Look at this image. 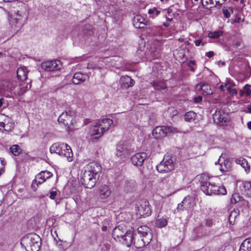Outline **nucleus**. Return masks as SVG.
<instances>
[{"mask_svg": "<svg viewBox=\"0 0 251 251\" xmlns=\"http://www.w3.org/2000/svg\"><path fill=\"white\" fill-rule=\"evenodd\" d=\"M27 251H39L41 245V239L37 234L31 233L24 238Z\"/></svg>", "mask_w": 251, "mask_h": 251, "instance_id": "1", "label": "nucleus"}, {"mask_svg": "<svg viewBox=\"0 0 251 251\" xmlns=\"http://www.w3.org/2000/svg\"><path fill=\"white\" fill-rule=\"evenodd\" d=\"M17 82L14 80H3L0 83V93L6 97H11L15 93L14 89Z\"/></svg>", "mask_w": 251, "mask_h": 251, "instance_id": "2", "label": "nucleus"}, {"mask_svg": "<svg viewBox=\"0 0 251 251\" xmlns=\"http://www.w3.org/2000/svg\"><path fill=\"white\" fill-rule=\"evenodd\" d=\"M175 165L172 157L170 155H166L160 164L156 166V169L160 173H167L175 169Z\"/></svg>", "mask_w": 251, "mask_h": 251, "instance_id": "3", "label": "nucleus"}, {"mask_svg": "<svg viewBox=\"0 0 251 251\" xmlns=\"http://www.w3.org/2000/svg\"><path fill=\"white\" fill-rule=\"evenodd\" d=\"M98 178L88 172L83 170L80 175V182L86 188L91 189L95 185Z\"/></svg>", "mask_w": 251, "mask_h": 251, "instance_id": "4", "label": "nucleus"}, {"mask_svg": "<svg viewBox=\"0 0 251 251\" xmlns=\"http://www.w3.org/2000/svg\"><path fill=\"white\" fill-rule=\"evenodd\" d=\"M28 74V71L27 70V69L25 67H21L17 69V78L20 80L22 81H27V75ZM30 82V81L29 82H25L26 85V86H23L24 84H20V90L18 92V93L19 95H22L24 93H25L27 90L28 89V84Z\"/></svg>", "mask_w": 251, "mask_h": 251, "instance_id": "5", "label": "nucleus"}, {"mask_svg": "<svg viewBox=\"0 0 251 251\" xmlns=\"http://www.w3.org/2000/svg\"><path fill=\"white\" fill-rule=\"evenodd\" d=\"M177 132V129L172 126H162L156 127L152 130V134L154 138L157 139L166 136L168 133Z\"/></svg>", "mask_w": 251, "mask_h": 251, "instance_id": "6", "label": "nucleus"}, {"mask_svg": "<svg viewBox=\"0 0 251 251\" xmlns=\"http://www.w3.org/2000/svg\"><path fill=\"white\" fill-rule=\"evenodd\" d=\"M52 176L51 172L47 170L42 171L37 174L35 178L33 180L31 188L33 190L36 191L39 186L44 182L46 179L50 178Z\"/></svg>", "mask_w": 251, "mask_h": 251, "instance_id": "7", "label": "nucleus"}, {"mask_svg": "<svg viewBox=\"0 0 251 251\" xmlns=\"http://www.w3.org/2000/svg\"><path fill=\"white\" fill-rule=\"evenodd\" d=\"M196 202L193 198L187 196L180 203H179L177 207L178 211H187L188 213H192Z\"/></svg>", "mask_w": 251, "mask_h": 251, "instance_id": "8", "label": "nucleus"}, {"mask_svg": "<svg viewBox=\"0 0 251 251\" xmlns=\"http://www.w3.org/2000/svg\"><path fill=\"white\" fill-rule=\"evenodd\" d=\"M136 210L137 214H139L141 216H149L151 213L149 202L146 200H142L140 202L139 205L137 206Z\"/></svg>", "mask_w": 251, "mask_h": 251, "instance_id": "9", "label": "nucleus"}, {"mask_svg": "<svg viewBox=\"0 0 251 251\" xmlns=\"http://www.w3.org/2000/svg\"><path fill=\"white\" fill-rule=\"evenodd\" d=\"M213 119L214 123L223 126L227 122V115L222 109L217 110L213 114Z\"/></svg>", "mask_w": 251, "mask_h": 251, "instance_id": "10", "label": "nucleus"}, {"mask_svg": "<svg viewBox=\"0 0 251 251\" xmlns=\"http://www.w3.org/2000/svg\"><path fill=\"white\" fill-rule=\"evenodd\" d=\"M41 67L49 72L58 70L60 68V61L58 60L46 61L42 63Z\"/></svg>", "mask_w": 251, "mask_h": 251, "instance_id": "11", "label": "nucleus"}, {"mask_svg": "<svg viewBox=\"0 0 251 251\" xmlns=\"http://www.w3.org/2000/svg\"><path fill=\"white\" fill-rule=\"evenodd\" d=\"M84 170L98 178L99 173L101 172V167L99 163L91 162L84 168Z\"/></svg>", "mask_w": 251, "mask_h": 251, "instance_id": "12", "label": "nucleus"}, {"mask_svg": "<svg viewBox=\"0 0 251 251\" xmlns=\"http://www.w3.org/2000/svg\"><path fill=\"white\" fill-rule=\"evenodd\" d=\"M74 112L69 111L63 112L58 118V121L59 123H62L66 127H69L70 124L72 123V117Z\"/></svg>", "mask_w": 251, "mask_h": 251, "instance_id": "13", "label": "nucleus"}, {"mask_svg": "<svg viewBox=\"0 0 251 251\" xmlns=\"http://www.w3.org/2000/svg\"><path fill=\"white\" fill-rule=\"evenodd\" d=\"M147 155L145 152L137 153L131 157L132 164L137 167H141L143 164Z\"/></svg>", "mask_w": 251, "mask_h": 251, "instance_id": "14", "label": "nucleus"}, {"mask_svg": "<svg viewBox=\"0 0 251 251\" xmlns=\"http://www.w3.org/2000/svg\"><path fill=\"white\" fill-rule=\"evenodd\" d=\"M209 232V228L205 227L203 225H200L194 229L193 234L196 238H201L207 235Z\"/></svg>", "mask_w": 251, "mask_h": 251, "instance_id": "15", "label": "nucleus"}, {"mask_svg": "<svg viewBox=\"0 0 251 251\" xmlns=\"http://www.w3.org/2000/svg\"><path fill=\"white\" fill-rule=\"evenodd\" d=\"M150 228L145 226H140L137 228V231L141 237L146 238V243H150L151 240V234Z\"/></svg>", "mask_w": 251, "mask_h": 251, "instance_id": "16", "label": "nucleus"}, {"mask_svg": "<svg viewBox=\"0 0 251 251\" xmlns=\"http://www.w3.org/2000/svg\"><path fill=\"white\" fill-rule=\"evenodd\" d=\"M116 155L121 159L126 158L129 155V151L126 146L119 144L117 146Z\"/></svg>", "mask_w": 251, "mask_h": 251, "instance_id": "17", "label": "nucleus"}, {"mask_svg": "<svg viewBox=\"0 0 251 251\" xmlns=\"http://www.w3.org/2000/svg\"><path fill=\"white\" fill-rule=\"evenodd\" d=\"M135 81L128 75L123 76L120 78V84L123 89H127L134 85Z\"/></svg>", "mask_w": 251, "mask_h": 251, "instance_id": "18", "label": "nucleus"}, {"mask_svg": "<svg viewBox=\"0 0 251 251\" xmlns=\"http://www.w3.org/2000/svg\"><path fill=\"white\" fill-rule=\"evenodd\" d=\"M137 238V235L134 236L133 231L129 230L126 231L122 238L125 242L127 246L129 247L132 244L134 243L135 238Z\"/></svg>", "mask_w": 251, "mask_h": 251, "instance_id": "19", "label": "nucleus"}, {"mask_svg": "<svg viewBox=\"0 0 251 251\" xmlns=\"http://www.w3.org/2000/svg\"><path fill=\"white\" fill-rule=\"evenodd\" d=\"M67 148V144L63 143L57 142L53 144L50 149V151L51 153H55L61 155V153L62 152V150Z\"/></svg>", "mask_w": 251, "mask_h": 251, "instance_id": "20", "label": "nucleus"}, {"mask_svg": "<svg viewBox=\"0 0 251 251\" xmlns=\"http://www.w3.org/2000/svg\"><path fill=\"white\" fill-rule=\"evenodd\" d=\"M88 78V76L85 74L80 72L75 73L72 78V82L75 85H77L85 81Z\"/></svg>", "mask_w": 251, "mask_h": 251, "instance_id": "21", "label": "nucleus"}, {"mask_svg": "<svg viewBox=\"0 0 251 251\" xmlns=\"http://www.w3.org/2000/svg\"><path fill=\"white\" fill-rule=\"evenodd\" d=\"M132 23L134 26L137 28H143L146 25L145 19L140 15L135 16L132 19Z\"/></svg>", "mask_w": 251, "mask_h": 251, "instance_id": "22", "label": "nucleus"}, {"mask_svg": "<svg viewBox=\"0 0 251 251\" xmlns=\"http://www.w3.org/2000/svg\"><path fill=\"white\" fill-rule=\"evenodd\" d=\"M111 194V190L110 188L104 185L101 186L99 189V197L101 199H105L109 197Z\"/></svg>", "mask_w": 251, "mask_h": 251, "instance_id": "23", "label": "nucleus"}, {"mask_svg": "<svg viewBox=\"0 0 251 251\" xmlns=\"http://www.w3.org/2000/svg\"><path fill=\"white\" fill-rule=\"evenodd\" d=\"M113 120L110 118L102 119L100 120L97 123L100 126V128L105 132L109 129L110 126L113 124Z\"/></svg>", "mask_w": 251, "mask_h": 251, "instance_id": "24", "label": "nucleus"}, {"mask_svg": "<svg viewBox=\"0 0 251 251\" xmlns=\"http://www.w3.org/2000/svg\"><path fill=\"white\" fill-rule=\"evenodd\" d=\"M227 193L226 188L223 185H216L213 182L212 194L225 195Z\"/></svg>", "mask_w": 251, "mask_h": 251, "instance_id": "25", "label": "nucleus"}, {"mask_svg": "<svg viewBox=\"0 0 251 251\" xmlns=\"http://www.w3.org/2000/svg\"><path fill=\"white\" fill-rule=\"evenodd\" d=\"M104 132L100 128V126L97 123L96 126H94L93 128L92 129L91 135L93 137L94 139H98L101 137Z\"/></svg>", "mask_w": 251, "mask_h": 251, "instance_id": "26", "label": "nucleus"}, {"mask_svg": "<svg viewBox=\"0 0 251 251\" xmlns=\"http://www.w3.org/2000/svg\"><path fill=\"white\" fill-rule=\"evenodd\" d=\"M126 231L125 229L123 228L122 226H119L113 229L112 236L114 238H122Z\"/></svg>", "mask_w": 251, "mask_h": 251, "instance_id": "27", "label": "nucleus"}, {"mask_svg": "<svg viewBox=\"0 0 251 251\" xmlns=\"http://www.w3.org/2000/svg\"><path fill=\"white\" fill-rule=\"evenodd\" d=\"M146 239V238L138 237L137 235V238L135 239L133 244L136 248L141 249L149 244V243L145 242Z\"/></svg>", "mask_w": 251, "mask_h": 251, "instance_id": "28", "label": "nucleus"}, {"mask_svg": "<svg viewBox=\"0 0 251 251\" xmlns=\"http://www.w3.org/2000/svg\"><path fill=\"white\" fill-rule=\"evenodd\" d=\"M136 187V183L134 180H126L125 181L124 188L126 192L133 191Z\"/></svg>", "mask_w": 251, "mask_h": 251, "instance_id": "29", "label": "nucleus"}, {"mask_svg": "<svg viewBox=\"0 0 251 251\" xmlns=\"http://www.w3.org/2000/svg\"><path fill=\"white\" fill-rule=\"evenodd\" d=\"M239 251H251V238L246 239L242 243Z\"/></svg>", "mask_w": 251, "mask_h": 251, "instance_id": "30", "label": "nucleus"}, {"mask_svg": "<svg viewBox=\"0 0 251 251\" xmlns=\"http://www.w3.org/2000/svg\"><path fill=\"white\" fill-rule=\"evenodd\" d=\"M239 215V210L234 209L231 211L228 217V221L230 224L233 225L234 224L236 219L238 217Z\"/></svg>", "mask_w": 251, "mask_h": 251, "instance_id": "31", "label": "nucleus"}, {"mask_svg": "<svg viewBox=\"0 0 251 251\" xmlns=\"http://www.w3.org/2000/svg\"><path fill=\"white\" fill-rule=\"evenodd\" d=\"M65 149H66V150L67 149V151L66 150V152H61V154L60 156H64V157H66L67 159V160L69 162H71L73 160V153L72 149H71V147L68 145H67V148H65Z\"/></svg>", "mask_w": 251, "mask_h": 251, "instance_id": "32", "label": "nucleus"}, {"mask_svg": "<svg viewBox=\"0 0 251 251\" xmlns=\"http://www.w3.org/2000/svg\"><path fill=\"white\" fill-rule=\"evenodd\" d=\"M201 184V189L202 186L206 185L208 182H210L209 177L205 174H202L198 176Z\"/></svg>", "mask_w": 251, "mask_h": 251, "instance_id": "33", "label": "nucleus"}, {"mask_svg": "<svg viewBox=\"0 0 251 251\" xmlns=\"http://www.w3.org/2000/svg\"><path fill=\"white\" fill-rule=\"evenodd\" d=\"M197 116L196 113L192 111H190L185 113L184 118L185 121L191 122L193 121Z\"/></svg>", "mask_w": 251, "mask_h": 251, "instance_id": "34", "label": "nucleus"}, {"mask_svg": "<svg viewBox=\"0 0 251 251\" xmlns=\"http://www.w3.org/2000/svg\"><path fill=\"white\" fill-rule=\"evenodd\" d=\"M213 182H209L206 185L202 186L201 190L203 192L207 195H212V189Z\"/></svg>", "mask_w": 251, "mask_h": 251, "instance_id": "35", "label": "nucleus"}, {"mask_svg": "<svg viewBox=\"0 0 251 251\" xmlns=\"http://www.w3.org/2000/svg\"><path fill=\"white\" fill-rule=\"evenodd\" d=\"M168 223L167 218L162 217L157 219L155 221V226L159 228L165 227Z\"/></svg>", "mask_w": 251, "mask_h": 251, "instance_id": "36", "label": "nucleus"}, {"mask_svg": "<svg viewBox=\"0 0 251 251\" xmlns=\"http://www.w3.org/2000/svg\"><path fill=\"white\" fill-rule=\"evenodd\" d=\"M153 86L157 90H164L167 87L165 82L163 80H160L153 83Z\"/></svg>", "mask_w": 251, "mask_h": 251, "instance_id": "37", "label": "nucleus"}, {"mask_svg": "<svg viewBox=\"0 0 251 251\" xmlns=\"http://www.w3.org/2000/svg\"><path fill=\"white\" fill-rule=\"evenodd\" d=\"M83 33L87 36H91L94 34L92 26L90 25H85L83 28Z\"/></svg>", "mask_w": 251, "mask_h": 251, "instance_id": "38", "label": "nucleus"}, {"mask_svg": "<svg viewBox=\"0 0 251 251\" xmlns=\"http://www.w3.org/2000/svg\"><path fill=\"white\" fill-rule=\"evenodd\" d=\"M223 34V31L222 30H219L214 31H212V32H209L208 34V37L211 39H217Z\"/></svg>", "mask_w": 251, "mask_h": 251, "instance_id": "39", "label": "nucleus"}, {"mask_svg": "<svg viewBox=\"0 0 251 251\" xmlns=\"http://www.w3.org/2000/svg\"><path fill=\"white\" fill-rule=\"evenodd\" d=\"M10 152L15 156H18L22 152V149L18 145H13L10 148Z\"/></svg>", "mask_w": 251, "mask_h": 251, "instance_id": "40", "label": "nucleus"}, {"mask_svg": "<svg viewBox=\"0 0 251 251\" xmlns=\"http://www.w3.org/2000/svg\"><path fill=\"white\" fill-rule=\"evenodd\" d=\"M245 192L247 195L251 197V182L246 181L243 183Z\"/></svg>", "mask_w": 251, "mask_h": 251, "instance_id": "41", "label": "nucleus"}, {"mask_svg": "<svg viewBox=\"0 0 251 251\" xmlns=\"http://www.w3.org/2000/svg\"><path fill=\"white\" fill-rule=\"evenodd\" d=\"M163 181L164 183L169 182V185H171L175 182V177L173 175H169L164 177Z\"/></svg>", "mask_w": 251, "mask_h": 251, "instance_id": "42", "label": "nucleus"}, {"mask_svg": "<svg viewBox=\"0 0 251 251\" xmlns=\"http://www.w3.org/2000/svg\"><path fill=\"white\" fill-rule=\"evenodd\" d=\"M241 198L238 193H234L230 199V201L232 203L234 204L241 201Z\"/></svg>", "mask_w": 251, "mask_h": 251, "instance_id": "43", "label": "nucleus"}, {"mask_svg": "<svg viewBox=\"0 0 251 251\" xmlns=\"http://www.w3.org/2000/svg\"><path fill=\"white\" fill-rule=\"evenodd\" d=\"M148 13L152 18H154L159 14L160 11H158L156 7H154L152 9H150L148 10Z\"/></svg>", "mask_w": 251, "mask_h": 251, "instance_id": "44", "label": "nucleus"}, {"mask_svg": "<svg viewBox=\"0 0 251 251\" xmlns=\"http://www.w3.org/2000/svg\"><path fill=\"white\" fill-rule=\"evenodd\" d=\"M187 66L189 67L190 71L194 72L195 71L196 64L194 60H190L187 63Z\"/></svg>", "mask_w": 251, "mask_h": 251, "instance_id": "45", "label": "nucleus"}, {"mask_svg": "<svg viewBox=\"0 0 251 251\" xmlns=\"http://www.w3.org/2000/svg\"><path fill=\"white\" fill-rule=\"evenodd\" d=\"M201 90L203 92V94L205 95H210L212 93L210 91H208L209 89V86L206 84H202L201 86Z\"/></svg>", "mask_w": 251, "mask_h": 251, "instance_id": "46", "label": "nucleus"}, {"mask_svg": "<svg viewBox=\"0 0 251 251\" xmlns=\"http://www.w3.org/2000/svg\"><path fill=\"white\" fill-rule=\"evenodd\" d=\"M241 166H242V167H243L245 169V171L247 173L250 172V166L249 165V164L246 159H244V160H243V164H242L241 165Z\"/></svg>", "mask_w": 251, "mask_h": 251, "instance_id": "47", "label": "nucleus"}, {"mask_svg": "<svg viewBox=\"0 0 251 251\" xmlns=\"http://www.w3.org/2000/svg\"><path fill=\"white\" fill-rule=\"evenodd\" d=\"M123 15V14L121 10L116 11L115 13L113 14L114 18L117 21L120 20L122 19Z\"/></svg>", "mask_w": 251, "mask_h": 251, "instance_id": "48", "label": "nucleus"}, {"mask_svg": "<svg viewBox=\"0 0 251 251\" xmlns=\"http://www.w3.org/2000/svg\"><path fill=\"white\" fill-rule=\"evenodd\" d=\"M251 86L249 84H246L244 87V89L245 91L246 94L247 96H250L251 95Z\"/></svg>", "mask_w": 251, "mask_h": 251, "instance_id": "49", "label": "nucleus"}, {"mask_svg": "<svg viewBox=\"0 0 251 251\" xmlns=\"http://www.w3.org/2000/svg\"><path fill=\"white\" fill-rule=\"evenodd\" d=\"M213 222L211 219H206L205 220L204 225L209 227L212 226Z\"/></svg>", "mask_w": 251, "mask_h": 251, "instance_id": "50", "label": "nucleus"}, {"mask_svg": "<svg viewBox=\"0 0 251 251\" xmlns=\"http://www.w3.org/2000/svg\"><path fill=\"white\" fill-rule=\"evenodd\" d=\"M195 44L196 46L198 47L201 44L202 46H204L206 43L205 42H202L201 39H198L195 41Z\"/></svg>", "mask_w": 251, "mask_h": 251, "instance_id": "51", "label": "nucleus"}, {"mask_svg": "<svg viewBox=\"0 0 251 251\" xmlns=\"http://www.w3.org/2000/svg\"><path fill=\"white\" fill-rule=\"evenodd\" d=\"M244 159L245 158L243 157H240L235 159V161L237 164L241 165L242 164H243V160H244Z\"/></svg>", "mask_w": 251, "mask_h": 251, "instance_id": "52", "label": "nucleus"}, {"mask_svg": "<svg viewBox=\"0 0 251 251\" xmlns=\"http://www.w3.org/2000/svg\"><path fill=\"white\" fill-rule=\"evenodd\" d=\"M242 40L241 39L237 40L235 43L233 44L234 47L239 48L241 45Z\"/></svg>", "mask_w": 251, "mask_h": 251, "instance_id": "53", "label": "nucleus"}, {"mask_svg": "<svg viewBox=\"0 0 251 251\" xmlns=\"http://www.w3.org/2000/svg\"><path fill=\"white\" fill-rule=\"evenodd\" d=\"M50 198L51 200H54L57 195V192L56 191H52L50 192Z\"/></svg>", "mask_w": 251, "mask_h": 251, "instance_id": "54", "label": "nucleus"}, {"mask_svg": "<svg viewBox=\"0 0 251 251\" xmlns=\"http://www.w3.org/2000/svg\"><path fill=\"white\" fill-rule=\"evenodd\" d=\"M223 14L226 18H229L230 16V12L228 9H224Z\"/></svg>", "mask_w": 251, "mask_h": 251, "instance_id": "55", "label": "nucleus"}, {"mask_svg": "<svg viewBox=\"0 0 251 251\" xmlns=\"http://www.w3.org/2000/svg\"><path fill=\"white\" fill-rule=\"evenodd\" d=\"M5 166V162L4 159L0 158V168L4 170Z\"/></svg>", "mask_w": 251, "mask_h": 251, "instance_id": "56", "label": "nucleus"}, {"mask_svg": "<svg viewBox=\"0 0 251 251\" xmlns=\"http://www.w3.org/2000/svg\"><path fill=\"white\" fill-rule=\"evenodd\" d=\"M214 52L212 51H209L205 53V55L208 58H211L214 55Z\"/></svg>", "mask_w": 251, "mask_h": 251, "instance_id": "57", "label": "nucleus"}, {"mask_svg": "<svg viewBox=\"0 0 251 251\" xmlns=\"http://www.w3.org/2000/svg\"><path fill=\"white\" fill-rule=\"evenodd\" d=\"M201 100H202V98L201 96L197 97L195 98V99H194V101L197 103H199V102H201Z\"/></svg>", "mask_w": 251, "mask_h": 251, "instance_id": "58", "label": "nucleus"}, {"mask_svg": "<svg viewBox=\"0 0 251 251\" xmlns=\"http://www.w3.org/2000/svg\"><path fill=\"white\" fill-rule=\"evenodd\" d=\"M219 169L222 172H225L226 171V169H222V164H220L219 165Z\"/></svg>", "mask_w": 251, "mask_h": 251, "instance_id": "59", "label": "nucleus"}, {"mask_svg": "<svg viewBox=\"0 0 251 251\" xmlns=\"http://www.w3.org/2000/svg\"><path fill=\"white\" fill-rule=\"evenodd\" d=\"M231 91L233 95H236L237 93V91L235 89H231Z\"/></svg>", "mask_w": 251, "mask_h": 251, "instance_id": "60", "label": "nucleus"}, {"mask_svg": "<svg viewBox=\"0 0 251 251\" xmlns=\"http://www.w3.org/2000/svg\"><path fill=\"white\" fill-rule=\"evenodd\" d=\"M102 230L103 231H106L107 229V226H102L101 227Z\"/></svg>", "mask_w": 251, "mask_h": 251, "instance_id": "61", "label": "nucleus"}, {"mask_svg": "<svg viewBox=\"0 0 251 251\" xmlns=\"http://www.w3.org/2000/svg\"><path fill=\"white\" fill-rule=\"evenodd\" d=\"M247 112L248 113L251 114V106L248 105Z\"/></svg>", "mask_w": 251, "mask_h": 251, "instance_id": "62", "label": "nucleus"}, {"mask_svg": "<svg viewBox=\"0 0 251 251\" xmlns=\"http://www.w3.org/2000/svg\"><path fill=\"white\" fill-rule=\"evenodd\" d=\"M247 126H248V128H249L250 129H251V121L248 122Z\"/></svg>", "mask_w": 251, "mask_h": 251, "instance_id": "63", "label": "nucleus"}, {"mask_svg": "<svg viewBox=\"0 0 251 251\" xmlns=\"http://www.w3.org/2000/svg\"><path fill=\"white\" fill-rule=\"evenodd\" d=\"M218 65H220V64H221V65H223V66H225V64H226V63H225V62L221 61H218Z\"/></svg>", "mask_w": 251, "mask_h": 251, "instance_id": "64", "label": "nucleus"}]
</instances>
